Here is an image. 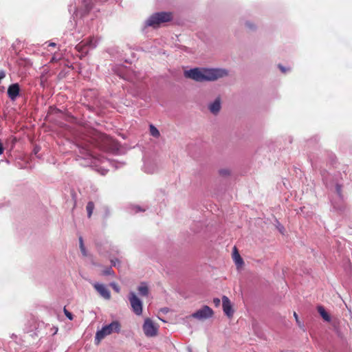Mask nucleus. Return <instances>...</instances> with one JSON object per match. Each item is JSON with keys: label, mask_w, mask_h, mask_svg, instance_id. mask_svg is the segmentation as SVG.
Instances as JSON below:
<instances>
[{"label": "nucleus", "mask_w": 352, "mask_h": 352, "mask_svg": "<svg viewBox=\"0 0 352 352\" xmlns=\"http://www.w3.org/2000/svg\"><path fill=\"white\" fill-rule=\"evenodd\" d=\"M77 146L80 153L87 156H91V146L98 147L107 152H112L118 149L117 142L109 136L94 129H87L82 133L80 139L77 140Z\"/></svg>", "instance_id": "1"}, {"label": "nucleus", "mask_w": 352, "mask_h": 352, "mask_svg": "<svg viewBox=\"0 0 352 352\" xmlns=\"http://www.w3.org/2000/svg\"><path fill=\"white\" fill-rule=\"evenodd\" d=\"M228 75L225 69H192L185 71L184 76L197 82L212 81Z\"/></svg>", "instance_id": "2"}, {"label": "nucleus", "mask_w": 352, "mask_h": 352, "mask_svg": "<svg viewBox=\"0 0 352 352\" xmlns=\"http://www.w3.org/2000/svg\"><path fill=\"white\" fill-rule=\"evenodd\" d=\"M173 19V14L171 12H159L153 14L146 21V24L148 26L154 28H158L162 23L171 21Z\"/></svg>", "instance_id": "3"}, {"label": "nucleus", "mask_w": 352, "mask_h": 352, "mask_svg": "<svg viewBox=\"0 0 352 352\" xmlns=\"http://www.w3.org/2000/svg\"><path fill=\"white\" fill-rule=\"evenodd\" d=\"M121 329V324L118 320H114L109 324L104 326L101 330L98 331L96 334V340L99 342L101 340L104 339L107 336L113 333H119Z\"/></svg>", "instance_id": "4"}, {"label": "nucleus", "mask_w": 352, "mask_h": 352, "mask_svg": "<svg viewBox=\"0 0 352 352\" xmlns=\"http://www.w3.org/2000/svg\"><path fill=\"white\" fill-rule=\"evenodd\" d=\"M129 300L130 302L133 311L138 316L142 314V302L140 299L133 292L129 294Z\"/></svg>", "instance_id": "5"}, {"label": "nucleus", "mask_w": 352, "mask_h": 352, "mask_svg": "<svg viewBox=\"0 0 352 352\" xmlns=\"http://www.w3.org/2000/svg\"><path fill=\"white\" fill-rule=\"evenodd\" d=\"M212 309L207 305L193 313L191 316L199 320H203L211 318L213 316Z\"/></svg>", "instance_id": "6"}, {"label": "nucleus", "mask_w": 352, "mask_h": 352, "mask_svg": "<svg viewBox=\"0 0 352 352\" xmlns=\"http://www.w3.org/2000/svg\"><path fill=\"white\" fill-rule=\"evenodd\" d=\"M143 331L148 337H153L157 333V327L150 318H146L143 324Z\"/></svg>", "instance_id": "7"}, {"label": "nucleus", "mask_w": 352, "mask_h": 352, "mask_svg": "<svg viewBox=\"0 0 352 352\" xmlns=\"http://www.w3.org/2000/svg\"><path fill=\"white\" fill-rule=\"evenodd\" d=\"M93 286L102 298L106 300L111 298V293L104 285L95 283Z\"/></svg>", "instance_id": "8"}, {"label": "nucleus", "mask_w": 352, "mask_h": 352, "mask_svg": "<svg viewBox=\"0 0 352 352\" xmlns=\"http://www.w3.org/2000/svg\"><path fill=\"white\" fill-rule=\"evenodd\" d=\"M222 302H223V309L225 313V314L228 317H232L234 313V311L232 309V306L231 304V302L230 299L226 296H223L222 297Z\"/></svg>", "instance_id": "9"}, {"label": "nucleus", "mask_w": 352, "mask_h": 352, "mask_svg": "<svg viewBox=\"0 0 352 352\" xmlns=\"http://www.w3.org/2000/svg\"><path fill=\"white\" fill-rule=\"evenodd\" d=\"M20 87L18 83L12 84L8 89V96L11 100L14 101L19 96Z\"/></svg>", "instance_id": "10"}, {"label": "nucleus", "mask_w": 352, "mask_h": 352, "mask_svg": "<svg viewBox=\"0 0 352 352\" xmlns=\"http://www.w3.org/2000/svg\"><path fill=\"white\" fill-rule=\"evenodd\" d=\"M232 258L235 263V265H236L237 269L241 268L243 265V264H244L243 260L241 258V256H240L236 247L234 248V251L232 253Z\"/></svg>", "instance_id": "11"}, {"label": "nucleus", "mask_w": 352, "mask_h": 352, "mask_svg": "<svg viewBox=\"0 0 352 352\" xmlns=\"http://www.w3.org/2000/svg\"><path fill=\"white\" fill-rule=\"evenodd\" d=\"M221 109V99L219 97L217 98L215 100L209 105L210 111L217 115Z\"/></svg>", "instance_id": "12"}, {"label": "nucleus", "mask_w": 352, "mask_h": 352, "mask_svg": "<svg viewBox=\"0 0 352 352\" xmlns=\"http://www.w3.org/2000/svg\"><path fill=\"white\" fill-rule=\"evenodd\" d=\"M85 40H83L81 42H80L78 45H76V47H75L78 52L83 54L84 56H85L88 53V48H87L86 44H85Z\"/></svg>", "instance_id": "13"}, {"label": "nucleus", "mask_w": 352, "mask_h": 352, "mask_svg": "<svg viewBox=\"0 0 352 352\" xmlns=\"http://www.w3.org/2000/svg\"><path fill=\"white\" fill-rule=\"evenodd\" d=\"M318 311L321 316V317L323 318L324 320L327 322H329L331 320V317L329 314L326 311L324 307L320 305L317 307Z\"/></svg>", "instance_id": "14"}, {"label": "nucleus", "mask_w": 352, "mask_h": 352, "mask_svg": "<svg viewBox=\"0 0 352 352\" xmlns=\"http://www.w3.org/2000/svg\"><path fill=\"white\" fill-rule=\"evenodd\" d=\"M82 7L84 9V12L85 14L89 13V12L93 8V3L91 0H82Z\"/></svg>", "instance_id": "15"}, {"label": "nucleus", "mask_w": 352, "mask_h": 352, "mask_svg": "<svg viewBox=\"0 0 352 352\" xmlns=\"http://www.w3.org/2000/svg\"><path fill=\"white\" fill-rule=\"evenodd\" d=\"M138 290L139 292V294L143 296H146L148 294V288L144 283H142L140 286L138 287Z\"/></svg>", "instance_id": "16"}, {"label": "nucleus", "mask_w": 352, "mask_h": 352, "mask_svg": "<svg viewBox=\"0 0 352 352\" xmlns=\"http://www.w3.org/2000/svg\"><path fill=\"white\" fill-rule=\"evenodd\" d=\"M85 44H86L88 50L93 49L96 47V40L94 37H90L88 40L85 41Z\"/></svg>", "instance_id": "17"}, {"label": "nucleus", "mask_w": 352, "mask_h": 352, "mask_svg": "<svg viewBox=\"0 0 352 352\" xmlns=\"http://www.w3.org/2000/svg\"><path fill=\"white\" fill-rule=\"evenodd\" d=\"M94 209V202L89 201L87 203V206H86V210H87V216H88L89 218H90L91 217V214H92Z\"/></svg>", "instance_id": "18"}, {"label": "nucleus", "mask_w": 352, "mask_h": 352, "mask_svg": "<svg viewBox=\"0 0 352 352\" xmlns=\"http://www.w3.org/2000/svg\"><path fill=\"white\" fill-rule=\"evenodd\" d=\"M150 133L155 138H159L160 135L159 130L153 124L150 125Z\"/></svg>", "instance_id": "19"}, {"label": "nucleus", "mask_w": 352, "mask_h": 352, "mask_svg": "<svg viewBox=\"0 0 352 352\" xmlns=\"http://www.w3.org/2000/svg\"><path fill=\"white\" fill-rule=\"evenodd\" d=\"M219 174L222 177H228L230 175V171L228 168H221L219 170Z\"/></svg>", "instance_id": "20"}, {"label": "nucleus", "mask_w": 352, "mask_h": 352, "mask_svg": "<svg viewBox=\"0 0 352 352\" xmlns=\"http://www.w3.org/2000/svg\"><path fill=\"white\" fill-rule=\"evenodd\" d=\"M80 248L83 256H87L85 248L84 246L83 240L81 236L79 237Z\"/></svg>", "instance_id": "21"}, {"label": "nucleus", "mask_w": 352, "mask_h": 352, "mask_svg": "<svg viewBox=\"0 0 352 352\" xmlns=\"http://www.w3.org/2000/svg\"><path fill=\"white\" fill-rule=\"evenodd\" d=\"M110 286L113 288V289L116 292L119 293L120 291V287L116 283H110Z\"/></svg>", "instance_id": "22"}, {"label": "nucleus", "mask_w": 352, "mask_h": 352, "mask_svg": "<svg viewBox=\"0 0 352 352\" xmlns=\"http://www.w3.org/2000/svg\"><path fill=\"white\" fill-rule=\"evenodd\" d=\"M65 315L70 320H73V315L71 312H69L65 307L63 309Z\"/></svg>", "instance_id": "23"}, {"label": "nucleus", "mask_w": 352, "mask_h": 352, "mask_svg": "<svg viewBox=\"0 0 352 352\" xmlns=\"http://www.w3.org/2000/svg\"><path fill=\"white\" fill-rule=\"evenodd\" d=\"M102 274H103L104 275H112V274H113L114 273H113V271L112 270V269H111V267H109V268H107V269L104 270L103 271Z\"/></svg>", "instance_id": "24"}, {"label": "nucleus", "mask_w": 352, "mask_h": 352, "mask_svg": "<svg viewBox=\"0 0 352 352\" xmlns=\"http://www.w3.org/2000/svg\"><path fill=\"white\" fill-rule=\"evenodd\" d=\"M336 192L338 193V195L340 196V197H342V185L340 184H336Z\"/></svg>", "instance_id": "25"}, {"label": "nucleus", "mask_w": 352, "mask_h": 352, "mask_svg": "<svg viewBox=\"0 0 352 352\" xmlns=\"http://www.w3.org/2000/svg\"><path fill=\"white\" fill-rule=\"evenodd\" d=\"M294 316L295 318V320L296 321V323L298 324V327H302V324L301 323V322L300 321L299 318H298V314L296 313V312H294Z\"/></svg>", "instance_id": "26"}, {"label": "nucleus", "mask_w": 352, "mask_h": 352, "mask_svg": "<svg viewBox=\"0 0 352 352\" xmlns=\"http://www.w3.org/2000/svg\"><path fill=\"white\" fill-rule=\"evenodd\" d=\"M111 263L113 266L114 267H119L120 266V261L118 258L111 259Z\"/></svg>", "instance_id": "27"}, {"label": "nucleus", "mask_w": 352, "mask_h": 352, "mask_svg": "<svg viewBox=\"0 0 352 352\" xmlns=\"http://www.w3.org/2000/svg\"><path fill=\"white\" fill-rule=\"evenodd\" d=\"M213 302H214V305H215L216 307H218V306H219V305H220V299H219V298H214V299H213Z\"/></svg>", "instance_id": "28"}, {"label": "nucleus", "mask_w": 352, "mask_h": 352, "mask_svg": "<svg viewBox=\"0 0 352 352\" xmlns=\"http://www.w3.org/2000/svg\"><path fill=\"white\" fill-rule=\"evenodd\" d=\"M246 25H247V26H248V27H249L250 28H253V25H252L251 23H246Z\"/></svg>", "instance_id": "29"}, {"label": "nucleus", "mask_w": 352, "mask_h": 352, "mask_svg": "<svg viewBox=\"0 0 352 352\" xmlns=\"http://www.w3.org/2000/svg\"><path fill=\"white\" fill-rule=\"evenodd\" d=\"M283 230H284V228L283 226H281L280 228H279V231L281 232V233H283Z\"/></svg>", "instance_id": "30"}, {"label": "nucleus", "mask_w": 352, "mask_h": 352, "mask_svg": "<svg viewBox=\"0 0 352 352\" xmlns=\"http://www.w3.org/2000/svg\"><path fill=\"white\" fill-rule=\"evenodd\" d=\"M56 45V44L54 43H51L49 46H53L54 47Z\"/></svg>", "instance_id": "31"}, {"label": "nucleus", "mask_w": 352, "mask_h": 352, "mask_svg": "<svg viewBox=\"0 0 352 352\" xmlns=\"http://www.w3.org/2000/svg\"><path fill=\"white\" fill-rule=\"evenodd\" d=\"M280 68L283 72H285V69L283 67L280 66Z\"/></svg>", "instance_id": "32"}]
</instances>
